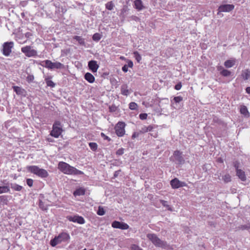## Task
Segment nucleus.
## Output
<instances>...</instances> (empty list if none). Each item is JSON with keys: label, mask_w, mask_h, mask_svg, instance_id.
Here are the masks:
<instances>
[{"label": "nucleus", "mask_w": 250, "mask_h": 250, "mask_svg": "<svg viewBox=\"0 0 250 250\" xmlns=\"http://www.w3.org/2000/svg\"><path fill=\"white\" fill-rule=\"evenodd\" d=\"M58 169L65 174L73 175L83 174V171L77 169L75 167L63 162H59L58 164Z\"/></svg>", "instance_id": "nucleus-1"}, {"label": "nucleus", "mask_w": 250, "mask_h": 250, "mask_svg": "<svg viewBox=\"0 0 250 250\" xmlns=\"http://www.w3.org/2000/svg\"><path fill=\"white\" fill-rule=\"evenodd\" d=\"M27 170L41 178H46L48 176L47 171L42 168H40L36 166H30L26 167Z\"/></svg>", "instance_id": "nucleus-2"}, {"label": "nucleus", "mask_w": 250, "mask_h": 250, "mask_svg": "<svg viewBox=\"0 0 250 250\" xmlns=\"http://www.w3.org/2000/svg\"><path fill=\"white\" fill-rule=\"evenodd\" d=\"M146 237L157 247L165 248L167 246V242L161 240L154 233H148Z\"/></svg>", "instance_id": "nucleus-3"}, {"label": "nucleus", "mask_w": 250, "mask_h": 250, "mask_svg": "<svg viewBox=\"0 0 250 250\" xmlns=\"http://www.w3.org/2000/svg\"><path fill=\"white\" fill-rule=\"evenodd\" d=\"M70 239L69 235L66 232H62L58 236H55L50 241V245L52 247H55L62 242L67 241Z\"/></svg>", "instance_id": "nucleus-4"}, {"label": "nucleus", "mask_w": 250, "mask_h": 250, "mask_svg": "<svg viewBox=\"0 0 250 250\" xmlns=\"http://www.w3.org/2000/svg\"><path fill=\"white\" fill-rule=\"evenodd\" d=\"M170 160L179 165H183L185 162L183 153L179 150L174 151L173 155L170 158Z\"/></svg>", "instance_id": "nucleus-5"}, {"label": "nucleus", "mask_w": 250, "mask_h": 250, "mask_svg": "<svg viewBox=\"0 0 250 250\" xmlns=\"http://www.w3.org/2000/svg\"><path fill=\"white\" fill-rule=\"evenodd\" d=\"M62 131V126L61 123L59 121H56L53 125L50 135L55 138H58Z\"/></svg>", "instance_id": "nucleus-6"}, {"label": "nucleus", "mask_w": 250, "mask_h": 250, "mask_svg": "<svg viewBox=\"0 0 250 250\" xmlns=\"http://www.w3.org/2000/svg\"><path fill=\"white\" fill-rule=\"evenodd\" d=\"M21 52L27 57H35L37 56V51L32 48L30 45H27L21 48Z\"/></svg>", "instance_id": "nucleus-7"}, {"label": "nucleus", "mask_w": 250, "mask_h": 250, "mask_svg": "<svg viewBox=\"0 0 250 250\" xmlns=\"http://www.w3.org/2000/svg\"><path fill=\"white\" fill-rule=\"evenodd\" d=\"M14 47V42H4L2 45V52L5 56H9L11 52L12 49Z\"/></svg>", "instance_id": "nucleus-8"}, {"label": "nucleus", "mask_w": 250, "mask_h": 250, "mask_svg": "<svg viewBox=\"0 0 250 250\" xmlns=\"http://www.w3.org/2000/svg\"><path fill=\"white\" fill-rule=\"evenodd\" d=\"M125 124L124 122H119L117 124L115 127V129L118 136L122 137L124 135L125 133Z\"/></svg>", "instance_id": "nucleus-9"}, {"label": "nucleus", "mask_w": 250, "mask_h": 250, "mask_svg": "<svg viewBox=\"0 0 250 250\" xmlns=\"http://www.w3.org/2000/svg\"><path fill=\"white\" fill-rule=\"evenodd\" d=\"M66 218L71 222L77 223L79 224H83L85 223V220L82 216L79 215L74 216H67Z\"/></svg>", "instance_id": "nucleus-10"}, {"label": "nucleus", "mask_w": 250, "mask_h": 250, "mask_svg": "<svg viewBox=\"0 0 250 250\" xmlns=\"http://www.w3.org/2000/svg\"><path fill=\"white\" fill-rule=\"evenodd\" d=\"M234 8L233 4H223L220 5L218 9V14L221 12H229Z\"/></svg>", "instance_id": "nucleus-11"}, {"label": "nucleus", "mask_w": 250, "mask_h": 250, "mask_svg": "<svg viewBox=\"0 0 250 250\" xmlns=\"http://www.w3.org/2000/svg\"><path fill=\"white\" fill-rule=\"evenodd\" d=\"M111 226L114 228L120 229H127L129 227L127 224L117 221H113L112 223Z\"/></svg>", "instance_id": "nucleus-12"}, {"label": "nucleus", "mask_w": 250, "mask_h": 250, "mask_svg": "<svg viewBox=\"0 0 250 250\" xmlns=\"http://www.w3.org/2000/svg\"><path fill=\"white\" fill-rule=\"evenodd\" d=\"M170 185L173 188H178L185 186L186 184L180 181L177 178H174L170 181Z\"/></svg>", "instance_id": "nucleus-13"}, {"label": "nucleus", "mask_w": 250, "mask_h": 250, "mask_svg": "<svg viewBox=\"0 0 250 250\" xmlns=\"http://www.w3.org/2000/svg\"><path fill=\"white\" fill-rule=\"evenodd\" d=\"M88 66L89 69L93 72H97L98 69L99 68V65L97 64L96 61L91 60L88 63Z\"/></svg>", "instance_id": "nucleus-14"}, {"label": "nucleus", "mask_w": 250, "mask_h": 250, "mask_svg": "<svg viewBox=\"0 0 250 250\" xmlns=\"http://www.w3.org/2000/svg\"><path fill=\"white\" fill-rule=\"evenodd\" d=\"M12 88L14 92L18 95H21L25 97L26 95V90L21 87L18 86H13Z\"/></svg>", "instance_id": "nucleus-15"}, {"label": "nucleus", "mask_w": 250, "mask_h": 250, "mask_svg": "<svg viewBox=\"0 0 250 250\" xmlns=\"http://www.w3.org/2000/svg\"><path fill=\"white\" fill-rule=\"evenodd\" d=\"M134 3L135 8L138 11H141L145 8L142 0H135Z\"/></svg>", "instance_id": "nucleus-16"}, {"label": "nucleus", "mask_w": 250, "mask_h": 250, "mask_svg": "<svg viewBox=\"0 0 250 250\" xmlns=\"http://www.w3.org/2000/svg\"><path fill=\"white\" fill-rule=\"evenodd\" d=\"M236 172V175L239 177V178L242 181H245L246 180V176L245 175V173L242 170H238Z\"/></svg>", "instance_id": "nucleus-17"}, {"label": "nucleus", "mask_w": 250, "mask_h": 250, "mask_svg": "<svg viewBox=\"0 0 250 250\" xmlns=\"http://www.w3.org/2000/svg\"><path fill=\"white\" fill-rule=\"evenodd\" d=\"M84 79L90 83H93L95 81V77L90 73L87 72L84 75Z\"/></svg>", "instance_id": "nucleus-18"}, {"label": "nucleus", "mask_w": 250, "mask_h": 250, "mask_svg": "<svg viewBox=\"0 0 250 250\" xmlns=\"http://www.w3.org/2000/svg\"><path fill=\"white\" fill-rule=\"evenodd\" d=\"M43 67H46L48 69H52V62L50 60H45L42 61L41 64Z\"/></svg>", "instance_id": "nucleus-19"}, {"label": "nucleus", "mask_w": 250, "mask_h": 250, "mask_svg": "<svg viewBox=\"0 0 250 250\" xmlns=\"http://www.w3.org/2000/svg\"><path fill=\"white\" fill-rule=\"evenodd\" d=\"M235 60H228L225 62L224 65L226 68H230L233 66L235 63Z\"/></svg>", "instance_id": "nucleus-20"}, {"label": "nucleus", "mask_w": 250, "mask_h": 250, "mask_svg": "<svg viewBox=\"0 0 250 250\" xmlns=\"http://www.w3.org/2000/svg\"><path fill=\"white\" fill-rule=\"evenodd\" d=\"M11 188L15 191H20L22 190L23 187L16 183H10L9 184Z\"/></svg>", "instance_id": "nucleus-21"}, {"label": "nucleus", "mask_w": 250, "mask_h": 250, "mask_svg": "<svg viewBox=\"0 0 250 250\" xmlns=\"http://www.w3.org/2000/svg\"><path fill=\"white\" fill-rule=\"evenodd\" d=\"M127 88V85L125 84L122 85L121 88V92L122 94L125 96H127L129 94V92Z\"/></svg>", "instance_id": "nucleus-22"}, {"label": "nucleus", "mask_w": 250, "mask_h": 250, "mask_svg": "<svg viewBox=\"0 0 250 250\" xmlns=\"http://www.w3.org/2000/svg\"><path fill=\"white\" fill-rule=\"evenodd\" d=\"M8 196L7 195L0 196V204L2 205H6L8 203Z\"/></svg>", "instance_id": "nucleus-23"}, {"label": "nucleus", "mask_w": 250, "mask_h": 250, "mask_svg": "<svg viewBox=\"0 0 250 250\" xmlns=\"http://www.w3.org/2000/svg\"><path fill=\"white\" fill-rule=\"evenodd\" d=\"M85 190L83 188H79L74 191L73 194L75 196L83 195L85 194Z\"/></svg>", "instance_id": "nucleus-24"}, {"label": "nucleus", "mask_w": 250, "mask_h": 250, "mask_svg": "<svg viewBox=\"0 0 250 250\" xmlns=\"http://www.w3.org/2000/svg\"><path fill=\"white\" fill-rule=\"evenodd\" d=\"M240 112L242 114L245 116L249 117L250 115L249 112L248 110L247 107L245 105L241 106Z\"/></svg>", "instance_id": "nucleus-25"}, {"label": "nucleus", "mask_w": 250, "mask_h": 250, "mask_svg": "<svg viewBox=\"0 0 250 250\" xmlns=\"http://www.w3.org/2000/svg\"><path fill=\"white\" fill-rule=\"evenodd\" d=\"M242 77L245 80H248L250 78V71L248 69H246L242 72Z\"/></svg>", "instance_id": "nucleus-26"}, {"label": "nucleus", "mask_w": 250, "mask_h": 250, "mask_svg": "<svg viewBox=\"0 0 250 250\" xmlns=\"http://www.w3.org/2000/svg\"><path fill=\"white\" fill-rule=\"evenodd\" d=\"M64 66L60 62H52V69H63Z\"/></svg>", "instance_id": "nucleus-27"}, {"label": "nucleus", "mask_w": 250, "mask_h": 250, "mask_svg": "<svg viewBox=\"0 0 250 250\" xmlns=\"http://www.w3.org/2000/svg\"><path fill=\"white\" fill-rule=\"evenodd\" d=\"M73 39L78 42L79 43L82 45H85V42L84 39L81 36H75Z\"/></svg>", "instance_id": "nucleus-28"}, {"label": "nucleus", "mask_w": 250, "mask_h": 250, "mask_svg": "<svg viewBox=\"0 0 250 250\" xmlns=\"http://www.w3.org/2000/svg\"><path fill=\"white\" fill-rule=\"evenodd\" d=\"M10 191V188L8 186H0V194L7 193Z\"/></svg>", "instance_id": "nucleus-29"}, {"label": "nucleus", "mask_w": 250, "mask_h": 250, "mask_svg": "<svg viewBox=\"0 0 250 250\" xmlns=\"http://www.w3.org/2000/svg\"><path fill=\"white\" fill-rule=\"evenodd\" d=\"M238 229H241V230H249L250 229V223H248L245 225H242L237 227Z\"/></svg>", "instance_id": "nucleus-30"}, {"label": "nucleus", "mask_w": 250, "mask_h": 250, "mask_svg": "<svg viewBox=\"0 0 250 250\" xmlns=\"http://www.w3.org/2000/svg\"><path fill=\"white\" fill-rule=\"evenodd\" d=\"M114 6L112 1H109L105 4V8L109 10H113Z\"/></svg>", "instance_id": "nucleus-31"}, {"label": "nucleus", "mask_w": 250, "mask_h": 250, "mask_svg": "<svg viewBox=\"0 0 250 250\" xmlns=\"http://www.w3.org/2000/svg\"><path fill=\"white\" fill-rule=\"evenodd\" d=\"M102 38V35L98 33H95L92 36V39L96 42L99 41Z\"/></svg>", "instance_id": "nucleus-32"}, {"label": "nucleus", "mask_w": 250, "mask_h": 250, "mask_svg": "<svg viewBox=\"0 0 250 250\" xmlns=\"http://www.w3.org/2000/svg\"><path fill=\"white\" fill-rule=\"evenodd\" d=\"M45 83L48 86H50L51 87H55V83L53 81L49 80V78H46L45 79Z\"/></svg>", "instance_id": "nucleus-33"}, {"label": "nucleus", "mask_w": 250, "mask_h": 250, "mask_svg": "<svg viewBox=\"0 0 250 250\" xmlns=\"http://www.w3.org/2000/svg\"><path fill=\"white\" fill-rule=\"evenodd\" d=\"M222 179L225 183H228L231 181V176L229 174H226L222 177Z\"/></svg>", "instance_id": "nucleus-34"}, {"label": "nucleus", "mask_w": 250, "mask_h": 250, "mask_svg": "<svg viewBox=\"0 0 250 250\" xmlns=\"http://www.w3.org/2000/svg\"><path fill=\"white\" fill-rule=\"evenodd\" d=\"M134 57L137 62H139L142 60V57L138 51H134L133 52Z\"/></svg>", "instance_id": "nucleus-35"}, {"label": "nucleus", "mask_w": 250, "mask_h": 250, "mask_svg": "<svg viewBox=\"0 0 250 250\" xmlns=\"http://www.w3.org/2000/svg\"><path fill=\"white\" fill-rule=\"evenodd\" d=\"M160 202L162 204V205L164 207L167 208L168 210H170L171 211H172V208L170 207L169 205H168L167 204V201H165V200H161Z\"/></svg>", "instance_id": "nucleus-36"}, {"label": "nucleus", "mask_w": 250, "mask_h": 250, "mask_svg": "<svg viewBox=\"0 0 250 250\" xmlns=\"http://www.w3.org/2000/svg\"><path fill=\"white\" fill-rule=\"evenodd\" d=\"M89 146L90 149L93 151H96L98 147V145L96 143L91 142L89 143Z\"/></svg>", "instance_id": "nucleus-37"}, {"label": "nucleus", "mask_w": 250, "mask_h": 250, "mask_svg": "<svg viewBox=\"0 0 250 250\" xmlns=\"http://www.w3.org/2000/svg\"><path fill=\"white\" fill-rule=\"evenodd\" d=\"M220 74L224 77H228L230 75L231 72L229 71V70L225 69L224 70H223L222 71Z\"/></svg>", "instance_id": "nucleus-38"}, {"label": "nucleus", "mask_w": 250, "mask_h": 250, "mask_svg": "<svg viewBox=\"0 0 250 250\" xmlns=\"http://www.w3.org/2000/svg\"><path fill=\"white\" fill-rule=\"evenodd\" d=\"M97 213L99 215H104L105 214V211L104 208L102 207L99 206L97 211Z\"/></svg>", "instance_id": "nucleus-39"}, {"label": "nucleus", "mask_w": 250, "mask_h": 250, "mask_svg": "<svg viewBox=\"0 0 250 250\" xmlns=\"http://www.w3.org/2000/svg\"><path fill=\"white\" fill-rule=\"evenodd\" d=\"M138 105L134 102H131L129 104V108L131 110H135L137 109Z\"/></svg>", "instance_id": "nucleus-40"}, {"label": "nucleus", "mask_w": 250, "mask_h": 250, "mask_svg": "<svg viewBox=\"0 0 250 250\" xmlns=\"http://www.w3.org/2000/svg\"><path fill=\"white\" fill-rule=\"evenodd\" d=\"M183 100V98L181 96H177L173 98V101L176 104L179 103Z\"/></svg>", "instance_id": "nucleus-41"}, {"label": "nucleus", "mask_w": 250, "mask_h": 250, "mask_svg": "<svg viewBox=\"0 0 250 250\" xmlns=\"http://www.w3.org/2000/svg\"><path fill=\"white\" fill-rule=\"evenodd\" d=\"M233 165L236 169V171H237L238 170H240V169H239L240 163L238 161H235L233 162Z\"/></svg>", "instance_id": "nucleus-42"}, {"label": "nucleus", "mask_w": 250, "mask_h": 250, "mask_svg": "<svg viewBox=\"0 0 250 250\" xmlns=\"http://www.w3.org/2000/svg\"><path fill=\"white\" fill-rule=\"evenodd\" d=\"M34 77L32 75H28L26 77V81L29 83H31L33 81Z\"/></svg>", "instance_id": "nucleus-43"}, {"label": "nucleus", "mask_w": 250, "mask_h": 250, "mask_svg": "<svg viewBox=\"0 0 250 250\" xmlns=\"http://www.w3.org/2000/svg\"><path fill=\"white\" fill-rule=\"evenodd\" d=\"M124 148H121L117 150L116 153L117 155L120 156L124 154Z\"/></svg>", "instance_id": "nucleus-44"}, {"label": "nucleus", "mask_w": 250, "mask_h": 250, "mask_svg": "<svg viewBox=\"0 0 250 250\" xmlns=\"http://www.w3.org/2000/svg\"><path fill=\"white\" fill-rule=\"evenodd\" d=\"M26 183L29 187H31L33 184V180L32 179H27Z\"/></svg>", "instance_id": "nucleus-45"}, {"label": "nucleus", "mask_w": 250, "mask_h": 250, "mask_svg": "<svg viewBox=\"0 0 250 250\" xmlns=\"http://www.w3.org/2000/svg\"><path fill=\"white\" fill-rule=\"evenodd\" d=\"M131 250H143L141 248H140L138 246L134 244L131 246Z\"/></svg>", "instance_id": "nucleus-46"}, {"label": "nucleus", "mask_w": 250, "mask_h": 250, "mask_svg": "<svg viewBox=\"0 0 250 250\" xmlns=\"http://www.w3.org/2000/svg\"><path fill=\"white\" fill-rule=\"evenodd\" d=\"M147 114L146 113H141L139 115V118L141 120H145L147 118Z\"/></svg>", "instance_id": "nucleus-47"}, {"label": "nucleus", "mask_w": 250, "mask_h": 250, "mask_svg": "<svg viewBox=\"0 0 250 250\" xmlns=\"http://www.w3.org/2000/svg\"><path fill=\"white\" fill-rule=\"evenodd\" d=\"M139 132H140L141 134L147 132L146 126H143L141 128V129L139 130Z\"/></svg>", "instance_id": "nucleus-48"}, {"label": "nucleus", "mask_w": 250, "mask_h": 250, "mask_svg": "<svg viewBox=\"0 0 250 250\" xmlns=\"http://www.w3.org/2000/svg\"><path fill=\"white\" fill-rule=\"evenodd\" d=\"M214 178L217 179L219 180H221V173L219 171H217L215 174H214Z\"/></svg>", "instance_id": "nucleus-49"}, {"label": "nucleus", "mask_w": 250, "mask_h": 250, "mask_svg": "<svg viewBox=\"0 0 250 250\" xmlns=\"http://www.w3.org/2000/svg\"><path fill=\"white\" fill-rule=\"evenodd\" d=\"M140 134H141V133L139 131L134 132L132 135V139H134L137 137H138Z\"/></svg>", "instance_id": "nucleus-50"}, {"label": "nucleus", "mask_w": 250, "mask_h": 250, "mask_svg": "<svg viewBox=\"0 0 250 250\" xmlns=\"http://www.w3.org/2000/svg\"><path fill=\"white\" fill-rule=\"evenodd\" d=\"M101 135L104 138V140H107L108 141H110L111 140V139L108 136H106L104 133H101Z\"/></svg>", "instance_id": "nucleus-51"}, {"label": "nucleus", "mask_w": 250, "mask_h": 250, "mask_svg": "<svg viewBox=\"0 0 250 250\" xmlns=\"http://www.w3.org/2000/svg\"><path fill=\"white\" fill-rule=\"evenodd\" d=\"M181 87H182V84H181V83H177L175 86V89L177 90H180L181 88Z\"/></svg>", "instance_id": "nucleus-52"}, {"label": "nucleus", "mask_w": 250, "mask_h": 250, "mask_svg": "<svg viewBox=\"0 0 250 250\" xmlns=\"http://www.w3.org/2000/svg\"><path fill=\"white\" fill-rule=\"evenodd\" d=\"M32 36V33L31 32H27L25 34V37L28 39H30Z\"/></svg>", "instance_id": "nucleus-53"}, {"label": "nucleus", "mask_w": 250, "mask_h": 250, "mask_svg": "<svg viewBox=\"0 0 250 250\" xmlns=\"http://www.w3.org/2000/svg\"><path fill=\"white\" fill-rule=\"evenodd\" d=\"M39 207L40 208H42V210H45L47 209L46 207H44L43 205V203L42 202H40L39 203Z\"/></svg>", "instance_id": "nucleus-54"}, {"label": "nucleus", "mask_w": 250, "mask_h": 250, "mask_svg": "<svg viewBox=\"0 0 250 250\" xmlns=\"http://www.w3.org/2000/svg\"><path fill=\"white\" fill-rule=\"evenodd\" d=\"M126 65L128 67H133V62L131 61H129L128 62V63L126 64Z\"/></svg>", "instance_id": "nucleus-55"}, {"label": "nucleus", "mask_w": 250, "mask_h": 250, "mask_svg": "<svg viewBox=\"0 0 250 250\" xmlns=\"http://www.w3.org/2000/svg\"><path fill=\"white\" fill-rule=\"evenodd\" d=\"M122 70H123L124 72H127V71H128V67L126 65V64H125V65L122 67Z\"/></svg>", "instance_id": "nucleus-56"}, {"label": "nucleus", "mask_w": 250, "mask_h": 250, "mask_svg": "<svg viewBox=\"0 0 250 250\" xmlns=\"http://www.w3.org/2000/svg\"><path fill=\"white\" fill-rule=\"evenodd\" d=\"M146 127H147V132L151 131L153 129V126L151 125H149L146 126Z\"/></svg>", "instance_id": "nucleus-57"}, {"label": "nucleus", "mask_w": 250, "mask_h": 250, "mask_svg": "<svg viewBox=\"0 0 250 250\" xmlns=\"http://www.w3.org/2000/svg\"><path fill=\"white\" fill-rule=\"evenodd\" d=\"M224 69H224V68H223V66H218V67H217V70H218L219 71H220V73H221V72H222V71L223 70H224Z\"/></svg>", "instance_id": "nucleus-58"}, {"label": "nucleus", "mask_w": 250, "mask_h": 250, "mask_svg": "<svg viewBox=\"0 0 250 250\" xmlns=\"http://www.w3.org/2000/svg\"><path fill=\"white\" fill-rule=\"evenodd\" d=\"M120 171H121V170H117V171H116L114 172V176L115 177H117L118 176V175H119V173L120 172Z\"/></svg>", "instance_id": "nucleus-59"}, {"label": "nucleus", "mask_w": 250, "mask_h": 250, "mask_svg": "<svg viewBox=\"0 0 250 250\" xmlns=\"http://www.w3.org/2000/svg\"><path fill=\"white\" fill-rule=\"evenodd\" d=\"M132 19L133 20H135L136 21H138L139 20V18H138L136 16H132Z\"/></svg>", "instance_id": "nucleus-60"}, {"label": "nucleus", "mask_w": 250, "mask_h": 250, "mask_svg": "<svg viewBox=\"0 0 250 250\" xmlns=\"http://www.w3.org/2000/svg\"><path fill=\"white\" fill-rule=\"evenodd\" d=\"M247 93L250 94V87H248L246 89Z\"/></svg>", "instance_id": "nucleus-61"}]
</instances>
